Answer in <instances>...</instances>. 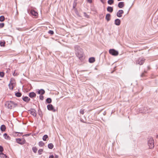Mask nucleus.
<instances>
[{
    "instance_id": "31",
    "label": "nucleus",
    "mask_w": 158,
    "mask_h": 158,
    "mask_svg": "<svg viewBox=\"0 0 158 158\" xmlns=\"http://www.w3.org/2000/svg\"><path fill=\"white\" fill-rule=\"evenodd\" d=\"M21 141V139H16V141L17 143L19 144H22L20 142Z\"/></svg>"
},
{
    "instance_id": "22",
    "label": "nucleus",
    "mask_w": 158,
    "mask_h": 158,
    "mask_svg": "<svg viewBox=\"0 0 158 158\" xmlns=\"http://www.w3.org/2000/svg\"><path fill=\"white\" fill-rule=\"evenodd\" d=\"M0 155L1 157L2 158H6L7 156L5 154H4L2 152L0 153Z\"/></svg>"
},
{
    "instance_id": "37",
    "label": "nucleus",
    "mask_w": 158,
    "mask_h": 158,
    "mask_svg": "<svg viewBox=\"0 0 158 158\" xmlns=\"http://www.w3.org/2000/svg\"><path fill=\"white\" fill-rule=\"evenodd\" d=\"M4 24L3 23H0V28H2L4 27Z\"/></svg>"
},
{
    "instance_id": "5",
    "label": "nucleus",
    "mask_w": 158,
    "mask_h": 158,
    "mask_svg": "<svg viewBox=\"0 0 158 158\" xmlns=\"http://www.w3.org/2000/svg\"><path fill=\"white\" fill-rule=\"evenodd\" d=\"M109 52L110 54L114 56H117L118 54V52L113 49H110Z\"/></svg>"
},
{
    "instance_id": "27",
    "label": "nucleus",
    "mask_w": 158,
    "mask_h": 158,
    "mask_svg": "<svg viewBox=\"0 0 158 158\" xmlns=\"http://www.w3.org/2000/svg\"><path fill=\"white\" fill-rule=\"evenodd\" d=\"M37 150V149L35 147H34L32 148V151L35 153H36Z\"/></svg>"
},
{
    "instance_id": "34",
    "label": "nucleus",
    "mask_w": 158,
    "mask_h": 158,
    "mask_svg": "<svg viewBox=\"0 0 158 158\" xmlns=\"http://www.w3.org/2000/svg\"><path fill=\"white\" fill-rule=\"evenodd\" d=\"M48 33L51 35H53L54 34V32L52 30H49L48 32Z\"/></svg>"
},
{
    "instance_id": "36",
    "label": "nucleus",
    "mask_w": 158,
    "mask_h": 158,
    "mask_svg": "<svg viewBox=\"0 0 158 158\" xmlns=\"http://www.w3.org/2000/svg\"><path fill=\"white\" fill-rule=\"evenodd\" d=\"M80 113L82 114H84V110L82 109L81 110H80Z\"/></svg>"
},
{
    "instance_id": "35",
    "label": "nucleus",
    "mask_w": 158,
    "mask_h": 158,
    "mask_svg": "<svg viewBox=\"0 0 158 158\" xmlns=\"http://www.w3.org/2000/svg\"><path fill=\"white\" fill-rule=\"evenodd\" d=\"M3 151V149L2 146H0V152H2Z\"/></svg>"
},
{
    "instance_id": "12",
    "label": "nucleus",
    "mask_w": 158,
    "mask_h": 158,
    "mask_svg": "<svg viewBox=\"0 0 158 158\" xmlns=\"http://www.w3.org/2000/svg\"><path fill=\"white\" fill-rule=\"evenodd\" d=\"M29 96L30 98H33L35 97L36 94L35 93L32 92L29 94Z\"/></svg>"
},
{
    "instance_id": "32",
    "label": "nucleus",
    "mask_w": 158,
    "mask_h": 158,
    "mask_svg": "<svg viewBox=\"0 0 158 158\" xmlns=\"http://www.w3.org/2000/svg\"><path fill=\"white\" fill-rule=\"evenodd\" d=\"M4 74L3 72H0V76L1 77H3L4 76Z\"/></svg>"
},
{
    "instance_id": "16",
    "label": "nucleus",
    "mask_w": 158,
    "mask_h": 158,
    "mask_svg": "<svg viewBox=\"0 0 158 158\" xmlns=\"http://www.w3.org/2000/svg\"><path fill=\"white\" fill-rule=\"evenodd\" d=\"M110 14H108L106 15V19L107 21H109L110 19Z\"/></svg>"
},
{
    "instance_id": "20",
    "label": "nucleus",
    "mask_w": 158,
    "mask_h": 158,
    "mask_svg": "<svg viewBox=\"0 0 158 158\" xmlns=\"http://www.w3.org/2000/svg\"><path fill=\"white\" fill-rule=\"evenodd\" d=\"M48 135H44V136L43 137L42 139L44 141H46L47 139H48Z\"/></svg>"
},
{
    "instance_id": "11",
    "label": "nucleus",
    "mask_w": 158,
    "mask_h": 158,
    "mask_svg": "<svg viewBox=\"0 0 158 158\" xmlns=\"http://www.w3.org/2000/svg\"><path fill=\"white\" fill-rule=\"evenodd\" d=\"M22 99L24 101L26 102H28L30 100V98L27 96L23 97Z\"/></svg>"
},
{
    "instance_id": "26",
    "label": "nucleus",
    "mask_w": 158,
    "mask_h": 158,
    "mask_svg": "<svg viewBox=\"0 0 158 158\" xmlns=\"http://www.w3.org/2000/svg\"><path fill=\"white\" fill-rule=\"evenodd\" d=\"M21 94L19 92H17L15 93V95L18 97H20L21 96Z\"/></svg>"
},
{
    "instance_id": "42",
    "label": "nucleus",
    "mask_w": 158,
    "mask_h": 158,
    "mask_svg": "<svg viewBox=\"0 0 158 158\" xmlns=\"http://www.w3.org/2000/svg\"><path fill=\"white\" fill-rule=\"evenodd\" d=\"M16 133H19L20 135H19V136H20V135H22L23 134V133L21 132V133H19V132H16Z\"/></svg>"
},
{
    "instance_id": "15",
    "label": "nucleus",
    "mask_w": 158,
    "mask_h": 158,
    "mask_svg": "<svg viewBox=\"0 0 158 158\" xmlns=\"http://www.w3.org/2000/svg\"><path fill=\"white\" fill-rule=\"evenodd\" d=\"M0 129H1V130L2 131H5L6 129V127L4 125H2L1 126Z\"/></svg>"
},
{
    "instance_id": "18",
    "label": "nucleus",
    "mask_w": 158,
    "mask_h": 158,
    "mask_svg": "<svg viewBox=\"0 0 158 158\" xmlns=\"http://www.w3.org/2000/svg\"><path fill=\"white\" fill-rule=\"evenodd\" d=\"M3 136L4 137L5 139H10V137L6 133H5L3 135Z\"/></svg>"
},
{
    "instance_id": "43",
    "label": "nucleus",
    "mask_w": 158,
    "mask_h": 158,
    "mask_svg": "<svg viewBox=\"0 0 158 158\" xmlns=\"http://www.w3.org/2000/svg\"><path fill=\"white\" fill-rule=\"evenodd\" d=\"M84 14L85 15V16L87 18H88V16L87 15V14L85 13V12L84 13Z\"/></svg>"
},
{
    "instance_id": "2",
    "label": "nucleus",
    "mask_w": 158,
    "mask_h": 158,
    "mask_svg": "<svg viewBox=\"0 0 158 158\" xmlns=\"http://www.w3.org/2000/svg\"><path fill=\"white\" fill-rule=\"evenodd\" d=\"M6 105L8 108L11 109L15 107L17 105V104L13 101H9L6 102Z\"/></svg>"
},
{
    "instance_id": "6",
    "label": "nucleus",
    "mask_w": 158,
    "mask_h": 158,
    "mask_svg": "<svg viewBox=\"0 0 158 158\" xmlns=\"http://www.w3.org/2000/svg\"><path fill=\"white\" fill-rule=\"evenodd\" d=\"M48 110H49L52 111L53 112L56 111L55 109L54 108L52 104H49L47 106Z\"/></svg>"
},
{
    "instance_id": "29",
    "label": "nucleus",
    "mask_w": 158,
    "mask_h": 158,
    "mask_svg": "<svg viewBox=\"0 0 158 158\" xmlns=\"http://www.w3.org/2000/svg\"><path fill=\"white\" fill-rule=\"evenodd\" d=\"M5 20L4 17L3 16H0V21L1 22Z\"/></svg>"
},
{
    "instance_id": "46",
    "label": "nucleus",
    "mask_w": 158,
    "mask_h": 158,
    "mask_svg": "<svg viewBox=\"0 0 158 158\" xmlns=\"http://www.w3.org/2000/svg\"><path fill=\"white\" fill-rule=\"evenodd\" d=\"M25 135L26 136H28L29 135V134H26V135Z\"/></svg>"
},
{
    "instance_id": "28",
    "label": "nucleus",
    "mask_w": 158,
    "mask_h": 158,
    "mask_svg": "<svg viewBox=\"0 0 158 158\" xmlns=\"http://www.w3.org/2000/svg\"><path fill=\"white\" fill-rule=\"evenodd\" d=\"M114 3L113 0H109L108 1V3L110 5H111Z\"/></svg>"
},
{
    "instance_id": "9",
    "label": "nucleus",
    "mask_w": 158,
    "mask_h": 158,
    "mask_svg": "<svg viewBox=\"0 0 158 158\" xmlns=\"http://www.w3.org/2000/svg\"><path fill=\"white\" fill-rule=\"evenodd\" d=\"M45 91L43 89L39 90L37 92V94L40 95H43L45 93Z\"/></svg>"
},
{
    "instance_id": "41",
    "label": "nucleus",
    "mask_w": 158,
    "mask_h": 158,
    "mask_svg": "<svg viewBox=\"0 0 158 158\" xmlns=\"http://www.w3.org/2000/svg\"><path fill=\"white\" fill-rule=\"evenodd\" d=\"M55 158H59V156L58 155H55Z\"/></svg>"
},
{
    "instance_id": "23",
    "label": "nucleus",
    "mask_w": 158,
    "mask_h": 158,
    "mask_svg": "<svg viewBox=\"0 0 158 158\" xmlns=\"http://www.w3.org/2000/svg\"><path fill=\"white\" fill-rule=\"evenodd\" d=\"M44 145V143L42 141H40L39 143V145L40 147H42Z\"/></svg>"
},
{
    "instance_id": "10",
    "label": "nucleus",
    "mask_w": 158,
    "mask_h": 158,
    "mask_svg": "<svg viewBox=\"0 0 158 158\" xmlns=\"http://www.w3.org/2000/svg\"><path fill=\"white\" fill-rule=\"evenodd\" d=\"M30 13L32 15L35 16H37L38 15V13L34 10H31Z\"/></svg>"
},
{
    "instance_id": "7",
    "label": "nucleus",
    "mask_w": 158,
    "mask_h": 158,
    "mask_svg": "<svg viewBox=\"0 0 158 158\" xmlns=\"http://www.w3.org/2000/svg\"><path fill=\"white\" fill-rule=\"evenodd\" d=\"M124 13L123 10H119L117 13L116 15L118 17H121L122 16V14Z\"/></svg>"
},
{
    "instance_id": "14",
    "label": "nucleus",
    "mask_w": 158,
    "mask_h": 158,
    "mask_svg": "<svg viewBox=\"0 0 158 158\" xmlns=\"http://www.w3.org/2000/svg\"><path fill=\"white\" fill-rule=\"evenodd\" d=\"M30 112L31 115L35 117L36 116V113L34 110H32L30 111Z\"/></svg>"
},
{
    "instance_id": "47",
    "label": "nucleus",
    "mask_w": 158,
    "mask_h": 158,
    "mask_svg": "<svg viewBox=\"0 0 158 158\" xmlns=\"http://www.w3.org/2000/svg\"><path fill=\"white\" fill-rule=\"evenodd\" d=\"M156 138H158V135H156Z\"/></svg>"
},
{
    "instance_id": "40",
    "label": "nucleus",
    "mask_w": 158,
    "mask_h": 158,
    "mask_svg": "<svg viewBox=\"0 0 158 158\" xmlns=\"http://www.w3.org/2000/svg\"><path fill=\"white\" fill-rule=\"evenodd\" d=\"M54 156L53 155H51L49 156V158H54Z\"/></svg>"
},
{
    "instance_id": "3",
    "label": "nucleus",
    "mask_w": 158,
    "mask_h": 158,
    "mask_svg": "<svg viewBox=\"0 0 158 158\" xmlns=\"http://www.w3.org/2000/svg\"><path fill=\"white\" fill-rule=\"evenodd\" d=\"M154 140L152 137L149 138V148L150 149L153 148L154 147Z\"/></svg>"
},
{
    "instance_id": "17",
    "label": "nucleus",
    "mask_w": 158,
    "mask_h": 158,
    "mask_svg": "<svg viewBox=\"0 0 158 158\" xmlns=\"http://www.w3.org/2000/svg\"><path fill=\"white\" fill-rule=\"evenodd\" d=\"M107 10L110 12H112L113 11V8L110 6H108L107 9Z\"/></svg>"
},
{
    "instance_id": "4",
    "label": "nucleus",
    "mask_w": 158,
    "mask_h": 158,
    "mask_svg": "<svg viewBox=\"0 0 158 158\" xmlns=\"http://www.w3.org/2000/svg\"><path fill=\"white\" fill-rule=\"evenodd\" d=\"M145 60V59L144 58L141 57L138 58L137 60H136V64L140 65H142L144 63Z\"/></svg>"
},
{
    "instance_id": "21",
    "label": "nucleus",
    "mask_w": 158,
    "mask_h": 158,
    "mask_svg": "<svg viewBox=\"0 0 158 158\" xmlns=\"http://www.w3.org/2000/svg\"><path fill=\"white\" fill-rule=\"evenodd\" d=\"M48 147L49 148L52 149L53 148V145L52 143H50L48 144Z\"/></svg>"
},
{
    "instance_id": "25",
    "label": "nucleus",
    "mask_w": 158,
    "mask_h": 158,
    "mask_svg": "<svg viewBox=\"0 0 158 158\" xmlns=\"http://www.w3.org/2000/svg\"><path fill=\"white\" fill-rule=\"evenodd\" d=\"M43 151V149H40L38 151V153L39 155H41Z\"/></svg>"
},
{
    "instance_id": "33",
    "label": "nucleus",
    "mask_w": 158,
    "mask_h": 158,
    "mask_svg": "<svg viewBox=\"0 0 158 158\" xmlns=\"http://www.w3.org/2000/svg\"><path fill=\"white\" fill-rule=\"evenodd\" d=\"M40 99L41 100H43L44 99V97L43 95H40Z\"/></svg>"
},
{
    "instance_id": "13",
    "label": "nucleus",
    "mask_w": 158,
    "mask_h": 158,
    "mask_svg": "<svg viewBox=\"0 0 158 158\" xmlns=\"http://www.w3.org/2000/svg\"><path fill=\"white\" fill-rule=\"evenodd\" d=\"M124 6V3L123 2H119L118 5V7L120 8H122Z\"/></svg>"
},
{
    "instance_id": "38",
    "label": "nucleus",
    "mask_w": 158,
    "mask_h": 158,
    "mask_svg": "<svg viewBox=\"0 0 158 158\" xmlns=\"http://www.w3.org/2000/svg\"><path fill=\"white\" fill-rule=\"evenodd\" d=\"M76 4H77V3L76 2H74V3H73V8H74L76 6Z\"/></svg>"
},
{
    "instance_id": "19",
    "label": "nucleus",
    "mask_w": 158,
    "mask_h": 158,
    "mask_svg": "<svg viewBox=\"0 0 158 158\" xmlns=\"http://www.w3.org/2000/svg\"><path fill=\"white\" fill-rule=\"evenodd\" d=\"M95 61V58L94 57H91L89 59V62L91 63L94 62Z\"/></svg>"
},
{
    "instance_id": "39",
    "label": "nucleus",
    "mask_w": 158,
    "mask_h": 158,
    "mask_svg": "<svg viewBox=\"0 0 158 158\" xmlns=\"http://www.w3.org/2000/svg\"><path fill=\"white\" fill-rule=\"evenodd\" d=\"M87 1L89 3H91L92 2V0H87Z\"/></svg>"
},
{
    "instance_id": "24",
    "label": "nucleus",
    "mask_w": 158,
    "mask_h": 158,
    "mask_svg": "<svg viewBox=\"0 0 158 158\" xmlns=\"http://www.w3.org/2000/svg\"><path fill=\"white\" fill-rule=\"evenodd\" d=\"M46 101L48 103H50L52 102V100L50 98H48L46 99Z\"/></svg>"
},
{
    "instance_id": "45",
    "label": "nucleus",
    "mask_w": 158,
    "mask_h": 158,
    "mask_svg": "<svg viewBox=\"0 0 158 158\" xmlns=\"http://www.w3.org/2000/svg\"><path fill=\"white\" fill-rule=\"evenodd\" d=\"M142 77H143L145 76L144 73H142L141 75Z\"/></svg>"
},
{
    "instance_id": "8",
    "label": "nucleus",
    "mask_w": 158,
    "mask_h": 158,
    "mask_svg": "<svg viewBox=\"0 0 158 158\" xmlns=\"http://www.w3.org/2000/svg\"><path fill=\"white\" fill-rule=\"evenodd\" d=\"M121 23L120 20L119 19H116L115 20L114 24L117 26H119Z\"/></svg>"
},
{
    "instance_id": "44",
    "label": "nucleus",
    "mask_w": 158,
    "mask_h": 158,
    "mask_svg": "<svg viewBox=\"0 0 158 158\" xmlns=\"http://www.w3.org/2000/svg\"><path fill=\"white\" fill-rule=\"evenodd\" d=\"M100 1L102 3H104V0H100Z\"/></svg>"
},
{
    "instance_id": "30",
    "label": "nucleus",
    "mask_w": 158,
    "mask_h": 158,
    "mask_svg": "<svg viewBox=\"0 0 158 158\" xmlns=\"http://www.w3.org/2000/svg\"><path fill=\"white\" fill-rule=\"evenodd\" d=\"M9 88L11 89V90H12L13 89V85H12V84H9Z\"/></svg>"
},
{
    "instance_id": "1",
    "label": "nucleus",
    "mask_w": 158,
    "mask_h": 158,
    "mask_svg": "<svg viewBox=\"0 0 158 158\" xmlns=\"http://www.w3.org/2000/svg\"><path fill=\"white\" fill-rule=\"evenodd\" d=\"M74 48L77 56L80 60H82L83 59V53L82 49L78 45H75L74 47Z\"/></svg>"
}]
</instances>
